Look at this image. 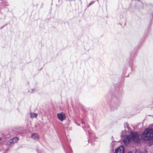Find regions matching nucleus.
<instances>
[{"label": "nucleus", "instance_id": "obj_1", "mask_svg": "<svg viewBox=\"0 0 153 153\" xmlns=\"http://www.w3.org/2000/svg\"><path fill=\"white\" fill-rule=\"evenodd\" d=\"M128 132L125 130L122 131L121 135V137H125L123 140L124 144L127 146L132 142L137 143L140 140V135L136 132L131 131L130 134L127 135Z\"/></svg>", "mask_w": 153, "mask_h": 153}, {"label": "nucleus", "instance_id": "obj_2", "mask_svg": "<svg viewBox=\"0 0 153 153\" xmlns=\"http://www.w3.org/2000/svg\"><path fill=\"white\" fill-rule=\"evenodd\" d=\"M141 137L145 140H150L153 139V129H146L142 134Z\"/></svg>", "mask_w": 153, "mask_h": 153}, {"label": "nucleus", "instance_id": "obj_3", "mask_svg": "<svg viewBox=\"0 0 153 153\" xmlns=\"http://www.w3.org/2000/svg\"><path fill=\"white\" fill-rule=\"evenodd\" d=\"M19 138L18 137H15L12 139H10L9 141L7 142L6 144V145H10L14 143H16L18 141Z\"/></svg>", "mask_w": 153, "mask_h": 153}, {"label": "nucleus", "instance_id": "obj_4", "mask_svg": "<svg viewBox=\"0 0 153 153\" xmlns=\"http://www.w3.org/2000/svg\"><path fill=\"white\" fill-rule=\"evenodd\" d=\"M57 116L58 119L61 121H63L66 117L65 114L62 112H60L57 114Z\"/></svg>", "mask_w": 153, "mask_h": 153}, {"label": "nucleus", "instance_id": "obj_5", "mask_svg": "<svg viewBox=\"0 0 153 153\" xmlns=\"http://www.w3.org/2000/svg\"><path fill=\"white\" fill-rule=\"evenodd\" d=\"M124 148L121 146L115 150V153H124Z\"/></svg>", "mask_w": 153, "mask_h": 153}, {"label": "nucleus", "instance_id": "obj_6", "mask_svg": "<svg viewBox=\"0 0 153 153\" xmlns=\"http://www.w3.org/2000/svg\"><path fill=\"white\" fill-rule=\"evenodd\" d=\"M32 139L36 140H38L39 139V136L37 133H33L31 135Z\"/></svg>", "mask_w": 153, "mask_h": 153}, {"label": "nucleus", "instance_id": "obj_7", "mask_svg": "<svg viewBox=\"0 0 153 153\" xmlns=\"http://www.w3.org/2000/svg\"><path fill=\"white\" fill-rule=\"evenodd\" d=\"M30 117L31 118H36L38 114H37L31 112L30 113Z\"/></svg>", "mask_w": 153, "mask_h": 153}, {"label": "nucleus", "instance_id": "obj_8", "mask_svg": "<svg viewBox=\"0 0 153 153\" xmlns=\"http://www.w3.org/2000/svg\"><path fill=\"white\" fill-rule=\"evenodd\" d=\"M134 153H142V152L139 149H137L136 150Z\"/></svg>", "mask_w": 153, "mask_h": 153}, {"label": "nucleus", "instance_id": "obj_9", "mask_svg": "<svg viewBox=\"0 0 153 153\" xmlns=\"http://www.w3.org/2000/svg\"><path fill=\"white\" fill-rule=\"evenodd\" d=\"M34 91V89H31L30 91H29V92L31 93H33V92Z\"/></svg>", "mask_w": 153, "mask_h": 153}, {"label": "nucleus", "instance_id": "obj_10", "mask_svg": "<svg viewBox=\"0 0 153 153\" xmlns=\"http://www.w3.org/2000/svg\"><path fill=\"white\" fill-rule=\"evenodd\" d=\"M114 143L113 142H112L111 143V145H112L114 144Z\"/></svg>", "mask_w": 153, "mask_h": 153}, {"label": "nucleus", "instance_id": "obj_11", "mask_svg": "<svg viewBox=\"0 0 153 153\" xmlns=\"http://www.w3.org/2000/svg\"><path fill=\"white\" fill-rule=\"evenodd\" d=\"M128 153H132V152L131 151H129L128 152Z\"/></svg>", "mask_w": 153, "mask_h": 153}, {"label": "nucleus", "instance_id": "obj_12", "mask_svg": "<svg viewBox=\"0 0 153 153\" xmlns=\"http://www.w3.org/2000/svg\"><path fill=\"white\" fill-rule=\"evenodd\" d=\"M2 140L1 138L0 137V141Z\"/></svg>", "mask_w": 153, "mask_h": 153}, {"label": "nucleus", "instance_id": "obj_13", "mask_svg": "<svg viewBox=\"0 0 153 153\" xmlns=\"http://www.w3.org/2000/svg\"><path fill=\"white\" fill-rule=\"evenodd\" d=\"M153 102V101H152Z\"/></svg>", "mask_w": 153, "mask_h": 153}]
</instances>
